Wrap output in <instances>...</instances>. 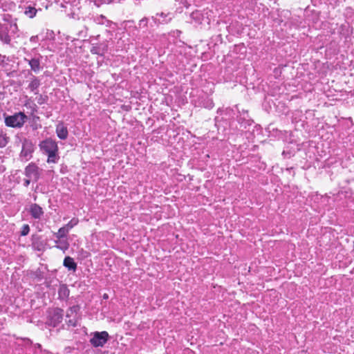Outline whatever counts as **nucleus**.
<instances>
[{
    "label": "nucleus",
    "mask_w": 354,
    "mask_h": 354,
    "mask_svg": "<svg viewBox=\"0 0 354 354\" xmlns=\"http://www.w3.org/2000/svg\"><path fill=\"white\" fill-rule=\"evenodd\" d=\"M18 30L17 23L12 20L11 16L4 15L3 22L0 23V41L4 44H10Z\"/></svg>",
    "instance_id": "1"
},
{
    "label": "nucleus",
    "mask_w": 354,
    "mask_h": 354,
    "mask_svg": "<svg viewBox=\"0 0 354 354\" xmlns=\"http://www.w3.org/2000/svg\"><path fill=\"white\" fill-rule=\"evenodd\" d=\"M41 151L48 156L47 162L57 163L59 160L58 146L55 140L51 138H46L39 144Z\"/></svg>",
    "instance_id": "2"
},
{
    "label": "nucleus",
    "mask_w": 354,
    "mask_h": 354,
    "mask_svg": "<svg viewBox=\"0 0 354 354\" xmlns=\"http://www.w3.org/2000/svg\"><path fill=\"white\" fill-rule=\"evenodd\" d=\"M64 317V310L59 308L50 309L48 312L46 324L53 327L57 326L62 323Z\"/></svg>",
    "instance_id": "3"
},
{
    "label": "nucleus",
    "mask_w": 354,
    "mask_h": 354,
    "mask_svg": "<svg viewBox=\"0 0 354 354\" xmlns=\"http://www.w3.org/2000/svg\"><path fill=\"white\" fill-rule=\"evenodd\" d=\"M27 116L22 112L7 116L5 118L6 125L13 128H21L25 123Z\"/></svg>",
    "instance_id": "4"
},
{
    "label": "nucleus",
    "mask_w": 354,
    "mask_h": 354,
    "mask_svg": "<svg viewBox=\"0 0 354 354\" xmlns=\"http://www.w3.org/2000/svg\"><path fill=\"white\" fill-rule=\"evenodd\" d=\"M109 335L106 331L95 332L90 339L91 344L94 347H102L109 340Z\"/></svg>",
    "instance_id": "5"
},
{
    "label": "nucleus",
    "mask_w": 354,
    "mask_h": 354,
    "mask_svg": "<svg viewBox=\"0 0 354 354\" xmlns=\"http://www.w3.org/2000/svg\"><path fill=\"white\" fill-rule=\"evenodd\" d=\"M24 174L28 178L32 179V181L37 182L40 178V169L35 163H30L25 168Z\"/></svg>",
    "instance_id": "6"
},
{
    "label": "nucleus",
    "mask_w": 354,
    "mask_h": 354,
    "mask_svg": "<svg viewBox=\"0 0 354 354\" xmlns=\"http://www.w3.org/2000/svg\"><path fill=\"white\" fill-rule=\"evenodd\" d=\"M34 145L32 142L29 140L25 139L22 142V149L20 157L27 161L32 157Z\"/></svg>",
    "instance_id": "7"
},
{
    "label": "nucleus",
    "mask_w": 354,
    "mask_h": 354,
    "mask_svg": "<svg viewBox=\"0 0 354 354\" xmlns=\"http://www.w3.org/2000/svg\"><path fill=\"white\" fill-rule=\"evenodd\" d=\"M31 245L33 250L43 252L45 250L46 241L42 239L41 236L35 234L31 236Z\"/></svg>",
    "instance_id": "8"
},
{
    "label": "nucleus",
    "mask_w": 354,
    "mask_h": 354,
    "mask_svg": "<svg viewBox=\"0 0 354 354\" xmlns=\"http://www.w3.org/2000/svg\"><path fill=\"white\" fill-rule=\"evenodd\" d=\"M29 212L32 218L39 220L44 215V212L41 207L37 203H32L30 205Z\"/></svg>",
    "instance_id": "9"
},
{
    "label": "nucleus",
    "mask_w": 354,
    "mask_h": 354,
    "mask_svg": "<svg viewBox=\"0 0 354 354\" xmlns=\"http://www.w3.org/2000/svg\"><path fill=\"white\" fill-rule=\"evenodd\" d=\"M56 133L59 139L66 140L68 135L67 127L63 123L58 124L56 127Z\"/></svg>",
    "instance_id": "10"
},
{
    "label": "nucleus",
    "mask_w": 354,
    "mask_h": 354,
    "mask_svg": "<svg viewBox=\"0 0 354 354\" xmlns=\"http://www.w3.org/2000/svg\"><path fill=\"white\" fill-rule=\"evenodd\" d=\"M41 85L40 80L38 77L32 75L31 77V80L28 86V88L30 90V91L33 92L35 95L39 93V87Z\"/></svg>",
    "instance_id": "11"
},
{
    "label": "nucleus",
    "mask_w": 354,
    "mask_h": 354,
    "mask_svg": "<svg viewBox=\"0 0 354 354\" xmlns=\"http://www.w3.org/2000/svg\"><path fill=\"white\" fill-rule=\"evenodd\" d=\"M63 266L65 268H66L68 270H71L73 272H75L77 270V265L75 262L74 259L69 256H67L64 258V261H63Z\"/></svg>",
    "instance_id": "12"
},
{
    "label": "nucleus",
    "mask_w": 354,
    "mask_h": 354,
    "mask_svg": "<svg viewBox=\"0 0 354 354\" xmlns=\"http://www.w3.org/2000/svg\"><path fill=\"white\" fill-rule=\"evenodd\" d=\"M107 50V46L106 44H100L97 46H93L91 49L92 54L104 55V53Z\"/></svg>",
    "instance_id": "13"
},
{
    "label": "nucleus",
    "mask_w": 354,
    "mask_h": 354,
    "mask_svg": "<svg viewBox=\"0 0 354 354\" xmlns=\"http://www.w3.org/2000/svg\"><path fill=\"white\" fill-rule=\"evenodd\" d=\"M70 290L65 284H62L58 290V297L59 299H66L69 296Z\"/></svg>",
    "instance_id": "14"
},
{
    "label": "nucleus",
    "mask_w": 354,
    "mask_h": 354,
    "mask_svg": "<svg viewBox=\"0 0 354 354\" xmlns=\"http://www.w3.org/2000/svg\"><path fill=\"white\" fill-rule=\"evenodd\" d=\"M55 247L65 252L69 248V243L67 240L57 239L55 241Z\"/></svg>",
    "instance_id": "15"
},
{
    "label": "nucleus",
    "mask_w": 354,
    "mask_h": 354,
    "mask_svg": "<svg viewBox=\"0 0 354 354\" xmlns=\"http://www.w3.org/2000/svg\"><path fill=\"white\" fill-rule=\"evenodd\" d=\"M28 64L32 71L38 73L41 70L40 60L38 58H32L28 60Z\"/></svg>",
    "instance_id": "16"
},
{
    "label": "nucleus",
    "mask_w": 354,
    "mask_h": 354,
    "mask_svg": "<svg viewBox=\"0 0 354 354\" xmlns=\"http://www.w3.org/2000/svg\"><path fill=\"white\" fill-rule=\"evenodd\" d=\"M68 232H69V231L64 226H63L59 229L57 232H55L54 234V236L57 239H62L67 236V234Z\"/></svg>",
    "instance_id": "17"
},
{
    "label": "nucleus",
    "mask_w": 354,
    "mask_h": 354,
    "mask_svg": "<svg viewBox=\"0 0 354 354\" xmlns=\"http://www.w3.org/2000/svg\"><path fill=\"white\" fill-rule=\"evenodd\" d=\"M80 308L78 306H73L71 307L66 312V317L69 318L71 317H75L77 311L79 310Z\"/></svg>",
    "instance_id": "18"
},
{
    "label": "nucleus",
    "mask_w": 354,
    "mask_h": 354,
    "mask_svg": "<svg viewBox=\"0 0 354 354\" xmlns=\"http://www.w3.org/2000/svg\"><path fill=\"white\" fill-rule=\"evenodd\" d=\"M9 138L6 136V133H3L2 131L0 132V148L5 147L6 145L8 143Z\"/></svg>",
    "instance_id": "19"
},
{
    "label": "nucleus",
    "mask_w": 354,
    "mask_h": 354,
    "mask_svg": "<svg viewBox=\"0 0 354 354\" xmlns=\"http://www.w3.org/2000/svg\"><path fill=\"white\" fill-rule=\"evenodd\" d=\"M37 13V10L34 7L28 6L26 8L25 14L30 18H33Z\"/></svg>",
    "instance_id": "20"
},
{
    "label": "nucleus",
    "mask_w": 354,
    "mask_h": 354,
    "mask_svg": "<svg viewBox=\"0 0 354 354\" xmlns=\"http://www.w3.org/2000/svg\"><path fill=\"white\" fill-rule=\"evenodd\" d=\"M79 223V220L77 218H73L67 224L64 225V227L70 231L73 227L77 225Z\"/></svg>",
    "instance_id": "21"
},
{
    "label": "nucleus",
    "mask_w": 354,
    "mask_h": 354,
    "mask_svg": "<svg viewBox=\"0 0 354 354\" xmlns=\"http://www.w3.org/2000/svg\"><path fill=\"white\" fill-rule=\"evenodd\" d=\"M94 21L96 24H101V25L104 24L105 22L109 23V21L107 20L106 18L104 15H102L96 16L94 18Z\"/></svg>",
    "instance_id": "22"
},
{
    "label": "nucleus",
    "mask_w": 354,
    "mask_h": 354,
    "mask_svg": "<svg viewBox=\"0 0 354 354\" xmlns=\"http://www.w3.org/2000/svg\"><path fill=\"white\" fill-rule=\"evenodd\" d=\"M30 232V226L28 224L23 225L20 232L21 236H26Z\"/></svg>",
    "instance_id": "23"
},
{
    "label": "nucleus",
    "mask_w": 354,
    "mask_h": 354,
    "mask_svg": "<svg viewBox=\"0 0 354 354\" xmlns=\"http://www.w3.org/2000/svg\"><path fill=\"white\" fill-rule=\"evenodd\" d=\"M148 19L147 18H143L140 20L138 26L140 28L147 27Z\"/></svg>",
    "instance_id": "24"
},
{
    "label": "nucleus",
    "mask_w": 354,
    "mask_h": 354,
    "mask_svg": "<svg viewBox=\"0 0 354 354\" xmlns=\"http://www.w3.org/2000/svg\"><path fill=\"white\" fill-rule=\"evenodd\" d=\"M66 323L68 326L75 327L77 326V319L75 317H73V319H69L66 320Z\"/></svg>",
    "instance_id": "25"
},
{
    "label": "nucleus",
    "mask_w": 354,
    "mask_h": 354,
    "mask_svg": "<svg viewBox=\"0 0 354 354\" xmlns=\"http://www.w3.org/2000/svg\"><path fill=\"white\" fill-rule=\"evenodd\" d=\"M204 106L207 109H211L214 107V102L212 100H207L204 103Z\"/></svg>",
    "instance_id": "26"
},
{
    "label": "nucleus",
    "mask_w": 354,
    "mask_h": 354,
    "mask_svg": "<svg viewBox=\"0 0 354 354\" xmlns=\"http://www.w3.org/2000/svg\"><path fill=\"white\" fill-rule=\"evenodd\" d=\"M30 181H32V179L27 178L24 181V185L26 187H28L30 183Z\"/></svg>",
    "instance_id": "27"
},
{
    "label": "nucleus",
    "mask_w": 354,
    "mask_h": 354,
    "mask_svg": "<svg viewBox=\"0 0 354 354\" xmlns=\"http://www.w3.org/2000/svg\"><path fill=\"white\" fill-rule=\"evenodd\" d=\"M44 102H45V99L42 97V95H40L39 98L38 99L37 102L39 104H42L44 103Z\"/></svg>",
    "instance_id": "28"
},
{
    "label": "nucleus",
    "mask_w": 354,
    "mask_h": 354,
    "mask_svg": "<svg viewBox=\"0 0 354 354\" xmlns=\"http://www.w3.org/2000/svg\"><path fill=\"white\" fill-rule=\"evenodd\" d=\"M37 39H38V37L37 35L32 36L30 39V41H32V42H36V41H37Z\"/></svg>",
    "instance_id": "29"
},
{
    "label": "nucleus",
    "mask_w": 354,
    "mask_h": 354,
    "mask_svg": "<svg viewBox=\"0 0 354 354\" xmlns=\"http://www.w3.org/2000/svg\"><path fill=\"white\" fill-rule=\"evenodd\" d=\"M102 297L104 299H107L109 298V295L106 293H104Z\"/></svg>",
    "instance_id": "30"
},
{
    "label": "nucleus",
    "mask_w": 354,
    "mask_h": 354,
    "mask_svg": "<svg viewBox=\"0 0 354 354\" xmlns=\"http://www.w3.org/2000/svg\"><path fill=\"white\" fill-rule=\"evenodd\" d=\"M160 16L163 17L165 16V15L163 12H161L160 14H158Z\"/></svg>",
    "instance_id": "31"
},
{
    "label": "nucleus",
    "mask_w": 354,
    "mask_h": 354,
    "mask_svg": "<svg viewBox=\"0 0 354 354\" xmlns=\"http://www.w3.org/2000/svg\"><path fill=\"white\" fill-rule=\"evenodd\" d=\"M83 31H80V32L78 34L79 36H80L82 34Z\"/></svg>",
    "instance_id": "32"
},
{
    "label": "nucleus",
    "mask_w": 354,
    "mask_h": 354,
    "mask_svg": "<svg viewBox=\"0 0 354 354\" xmlns=\"http://www.w3.org/2000/svg\"><path fill=\"white\" fill-rule=\"evenodd\" d=\"M110 1H111V0H108V1H107V2H108V3H109Z\"/></svg>",
    "instance_id": "33"
}]
</instances>
